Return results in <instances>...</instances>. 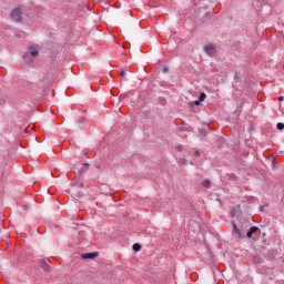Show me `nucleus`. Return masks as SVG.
Listing matches in <instances>:
<instances>
[{"instance_id":"obj_1","label":"nucleus","mask_w":284,"mask_h":284,"mask_svg":"<svg viewBox=\"0 0 284 284\" xmlns=\"http://www.w3.org/2000/svg\"><path fill=\"white\" fill-rule=\"evenodd\" d=\"M38 55H39V51L34 48H30L29 52L24 53L23 60L26 61V63H32V59H30V57H38Z\"/></svg>"},{"instance_id":"obj_2","label":"nucleus","mask_w":284,"mask_h":284,"mask_svg":"<svg viewBox=\"0 0 284 284\" xmlns=\"http://www.w3.org/2000/svg\"><path fill=\"white\" fill-rule=\"evenodd\" d=\"M10 17L12 21H16V23H19L22 19V12L21 8H16L11 11Z\"/></svg>"},{"instance_id":"obj_3","label":"nucleus","mask_w":284,"mask_h":284,"mask_svg":"<svg viewBox=\"0 0 284 284\" xmlns=\"http://www.w3.org/2000/svg\"><path fill=\"white\" fill-rule=\"evenodd\" d=\"M204 52H206V54L209 57H215L216 55V48L214 47V44H206L203 48Z\"/></svg>"},{"instance_id":"obj_4","label":"nucleus","mask_w":284,"mask_h":284,"mask_svg":"<svg viewBox=\"0 0 284 284\" xmlns=\"http://www.w3.org/2000/svg\"><path fill=\"white\" fill-rule=\"evenodd\" d=\"M81 256L84 261H94V258L99 256V253L98 252L83 253Z\"/></svg>"},{"instance_id":"obj_5","label":"nucleus","mask_w":284,"mask_h":284,"mask_svg":"<svg viewBox=\"0 0 284 284\" xmlns=\"http://www.w3.org/2000/svg\"><path fill=\"white\" fill-rule=\"evenodd\" d=\"M205 99H207V95L204 92H202L199 99L194 101V105H201V103H203Z\"/></svg>"},{"instance_id":"obj_6","label":"nucleus","mask_w":284,"mask_h":284,"mask_svg":"<svg viewBox=\"0 0 284 284\" xmlns=\"http://www.w3.org/2000/svg\"><path fill=\"white\" fill-rule=\"evenodd\" d=\"M40 267H41L44 272H50V264H48V260H42V261H40Z\"/></svg>"},{"instance_id":"obj_7","label":"nucleus","mask_w":284,"mask_h":284,"mask_svg":"<svg viewBox=\"0 0 284 284\" xmlns=\"http://www.w3.org/2000/svg\"><path fill=\"white\" fill-rule=\"evenodd\" d=\"M232 225H233V232H234V234H236L237 239H242V237H243V234L241 233L239 226H236V223L232 222Z\"/></svg>"},{"instance_id":"obj_8","label":"nucleus","mask_w":284,"mask_h":284,"mask_svg":"<svg viewBox=\"0 0 284 284\" xmlns=\"http://www.w3.org/2000/svg\"><path fill=\"white\" fill-rule=\"evenodd\" d=\"M255 232H258V227L252 226L246 233L247 239H252V234H255Z\"/></svg>"},{"instance_id":"obj_9","label":"nucleus","mask_w":284,"mask_h":284,"mask_svg":"<svg viewBox=\"0 0 284 284\" xmlns=\"http://www.w3.org/2000/svg\"><path fill=\"white\" fill-rule=\"evenodd\" d=\"M88 168H90L89 163H83L82 168L80 169V174H83V172H88Z\"/></svg>"},{"instance_id":"obj_10","label":"nucleus","mask_w":284,"mask_h":284,"mask_svg":"<svg viewBox=\"0 0 284 284\" xmlns=\"http://www.w3.org/2000/svg\"><path fill=\"white\" fill-rule=\"evenodd\" d=\"M132 250L133 252H141V244L139 243L133 244Z\"/></svg>"},{"instance_id":"obj_11","label":"nucleus","mask_w":284,"mask_h":284,"mask_svg":"<svg viewBox=\"0 0 284 284\" xmlns=\"http://www.w3.org/2000/svg\"><path fill=\"white\" fill-rule=\"evenodd\" d=\"M202 185L203 187H210V185H212V182H210V180H203Z\"/></svg>"},{"instance_id":"obj_12","label":"nucleus","mask_w":284,"mask_h":284,"mask_svg":"<svg viewBox=\"0 0 284 284\" xmlns=\"http://www.w3.org/2000/svg\"><path fill=\"white\" fill-rule=\"evenodd\" d=\"M276 128H277V130H284V123L283 122H278L276 124Z\"/></svg>"},{"instance_id":"obj_13","label":"nucleus","mask_w":284,"mask_h":284,"mask_svg":"<svg viewBox=\"0 0 284 284\" xmlns=\"http://www.w3.org/2000/svg\"><path fill=\"white\" fill-rule=\"evenodd\" d=\"M162 72H163L164 74H168V72H170V68L164 67V68L162 69Z\"/></svg>"},{"instance_id":"obj_14","label":"nucleus","mask_w":284,"mask_h":284,"mask_svg":"<svg viewBox=\"0 0 284 284\" xmlns=\"http://www.w3.org/2000/svg\"><path fill=\"white\" fill-rule=\"evenodd\" d=\"M215 201H217V203H219L220 205H222L221 197H220L219 195H216V194H215Z\"/></svg>"},{"instance_id":"obj_15","label":"nucleus","mask_w":284,"mask_h":284,"mask_svg":"<svg viewBox=\"0 0 284 284\" xmlns=\"http://www.w3.org/2000/svg\"><path fill=\"white\" fill-rule=\"evenodd\" d=\"M151 113L150 112H144V119H150Z\"/></svg>"},{"instance_id":"obj_16","label":"nucleus","mask_w":284,"mask_h":284,"mask_svg":"<svg viewBox=\"0 0 284 284\" xmlns=\"http://www.w3.org/2000/svg\"><path fill=\"white\" fill-rule=\"evenodd\" d=\"M74 185H78V187H83V182H77Z\"/></svg>"},{"instance_id":"obj_17","label":"nucleus","mask_w":284,"mask_h":284,"mask_svg":"<svg viewBox=\"0 0 284 284\" xmlns=\"http://www.w3.org/2000/svg\"><path fill=\"white\" fill-rule=\"evenodd\" d=\"M176 150H179V152H181V150H183V145H178Z\"/></svg>"},{"instance_id":"obj_18","label":"nucleus","mask_w":284,"mask_h":284,"mask_svg":"<svg viewBox=\"0 0 284 284\" xmlns=\"http://www.w3.org/2000/svg\"><path fill=\"white\" fill-rule=\"evenodd\" d=\"M120 77H122V78L125 77V71L122 70V71L120 72Z\"/></svg>"},{"instance_id":"obj_19","label":"nucleus","mask_w":284,"mask_h":284,"mask_svg":"<svg viewBox=\"0 0 284 284\" xmlns=\"http://www.w3.org/2000/svg\"><path fill=\"white\" fill-rule=\"evenodd\" d=\"M79 121L80 123H83V121H85V118H80Z\"/></svg>"},{"instance_id":"obj_20","label":"nucleus","mask_w":284,"mask_h":284,"mask_svg":"<svg viewBox=\"0 0 284 284\" xmlns=\"http://www.w3.org/2000/svg\"><path fill=\"white\" fill-rule=\"evenodd\" d=\"M254 263H258V257L253 258Z\"/></svg>"},{"instance_id":"obj_21","label":"nucleus","mask_w":284,"mask_h":284,"mask_svg":"<svg viewBox=\"0 0 284 284\" xmlns=\"http://www.w3.org/2000/svg\"><path fill=\"white\" fill-rule=\"evenodd\" d=\"M195 156H200L201 153H199V151L194 152Z\"/></svg>"},{"instance_id":"obj_22","label":"nucleus","mask_w":284,"mask_h":284,"mask_svg":"<svg viewBox=\"0 0 284 284\" xmlns=\"http://www.w3.org/2000/svg\"><path fill=\"white\" fill-rule=\"evenodd\" d=\"M120 99L121 100L125 99V94L120 95Z\"/></svg>"},{"instance_id":"obj_23","label":"nucleus","mask_w":284,"mask_h":284,"mask_svg":"<svg viewBox=\"0 0 284 284\" xmlns=\"http://www.w3.org/2000/svg\"><path fill=\"white\" fill-rule=\"evenodd\" d=\"M283 99H284L283 95H281V97L278 98V101H283Z\"/></svg>"},{"instance_id":"obj_24","label":"nucleus","mask_w":284,"mask_h":284,"mask_svg":"<svg viewBox=\"0 0 284 284\" xmlns=\"http://www.w3.org/2000/svg\"><path fill=\"white\" fill-rule=\"evenodd\" d=\"M233 179H234V181H236V176L235 175H233Z\"/></svg>"},{"instance_id":"obj_25","label":"nucleus","mask_w":284,"mask_h":284,"mask_svg":"<svg viewBox=\"0 0 284 284\" xmlns=\"http://www.w3.org/2000/svg\"><path fill=\"white\" fill-rule=\"evenodd\" d=\"M261 212H263V206L260 207Z\"/></svg>"}]
</instances>
